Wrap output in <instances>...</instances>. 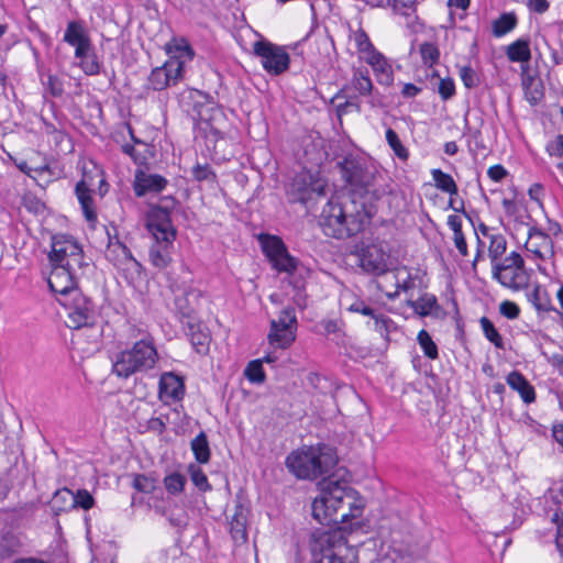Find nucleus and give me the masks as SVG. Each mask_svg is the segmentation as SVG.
Listing matches in <instances>:
<instances>
[{
    "label": "nucleus",
    "instance_id": "obj_14",
    "mask_svg": "<svg viewBox=\"0 0 563 563\" xmlns=\"http://www.w3.org/2000/svg\"><path fill=\"white\" fill-rule=\"evenodd\" d=\"M81 245L69 234H55L52 236V250L48 253L51 265L57 266L68 262L76 252H80Z\"/></svg>",
    "mask_w": 563,
    "mask_h": 563
},
{
    "label": "nucleus",
    "instance_id": "obj_41",
    "mask_svg": "<svg viewBox=\"0 0 563 563\" xmlns=\"http://www.w3.org/2000/svg\"><path fill=\"white\" fill-rule=\"evenodd\" d=\"M489 241L488 256L493 265L505 254L507 250V241L503 234H490Z\"/></svg>",
    "mask_w": 563,
    "mask_h": 563
},
{
    "label": "nucleus",
    "instance_id": "obj_58",
    "mask_svg": "<svg viewBox=\"0 0 563 563\" xmlns=\"http://www.w3.org/2000/svg\"><path fill=\"white\" fill-rule=\"evenodd\" d=\"M349 311L361 313L363 316L371 317L373 320L379 313V311L372 306L367 305L362 299H356L353 303L347 308Z\"/></svg>",
    "mask_w": 563,
    "mask_h": 563
},
{
    "label": "nucleus",
    "instance_id": "obj_62",
    "mask_svg": "<svg viewBox=\"0 0 563 563\" xmlns=\"http://www.w3.org/2000/svg\"><path fill=\"white\" fill-rule=\"evenodd\" d=\"M46 90L54 98L60 97L64 93V85L62 79L56 75L49 74L47 76Z\"/></svg>",
    "mask_w": 563,
    "mask_h": 563
},
{
    "label": "nucleus",
    "instance_id": "obj_20",
    "mask_svg": "<svg viewBox=\"0 0 563 563\" xmlns=\"http://www.w3.org/2000/svg\"><path fill=\"white\" fill-rule=\"evenodd\" d=\"M344 548L342 537L330 530L316 531L312 534L311 550L313 555L317 553L321 554V559L327 561V553H340V550Z\"/></svg>",
    "mask_w": 563,
    "mask_h": 563
},
{
    "label": "nucleus",
    "instance_id": "obj_35",
    "mask_svg": "<svg viewBox=\"0 0 563 563\" xmlns=\"http://www.w3.org/2000/svg\"><path fill=\"white\" fill-rule=\"evenodd\" d=\"M431 175L438 189L451 196L457 194V186L450 174H446L443 170L435 168L431 170Z\"/></svg>",
    "mask_w": 563,
    "mask_h": 563
},
{
    "label": "nucleus",
    "instance_id": "obj_2",
    "mask_svg": "<svg viewBox=\"0 0 563 563\" xmlns=\"http://www.w3.org/2000/svg\"><path fill=\"white\" fill-rule=\"evenodd\" d=\"M376 214L372 206L360 207L350 200L349 205L329 202L322 211V228L327 235L334 239L351 238L363 231Z\"/></svg>",
    "mask_w": 563,
    "mask_h": 563
},
{
    "label": "nucleus",
    "instance_id": "obj_53",
    "mask_svg": "<svg viewBox=\"0 0 563 563\" xmlns=\"http://www.w3.org/2000/svg\"><path fill=\"white\" fill-rule=\"evenodd\" d=\"M305 382L308 387L314 389L316 391L322 393V394H325L330 388V384H329L327 377L322 376L321 374H319L317 372H309L306 375Z\"/></svg>",
    "mask_w": 563,
    "mask_h": 563
},
{
    "label": "nucleus",
    "instance_id": "obj_13",
    "mask_svg": "<svg viewBox=\"0 0 563 563\" xmlns=\"http://www.w3.org/2000/svg\"><path fill=\"white\" fill-rule=\"evenodd\" d=\"M199 119L206 124L205 131H208V142L213 141L214 150L220 142L225 140L227 132L224 126L227 125V118L221 108L213 104H208L199 111Z\"/></svg>",
    "mask_w": 563,
    "mask_h": 563
},
{
    "label": "nucleus",
    "instance_id": "obj_34",
    "mask_svg": "<svg viewBox=\"0 0 563 563\" xmlns=\"http://www.w3.org/2000/svg\"><path fill=\"white\" fill-rule=\"evenodd\" d=\"M62 495L67 497L68 504L71 509L79 507L85 510H88L92 508L95 503L93 497L86 489H79L77 490L76 494L73 492H64Z\"/></svg>",
    "mask_w": 563,
    "mask_h": 563
},
{
    "label": "nucleus",
    "instance_id": "obj_60",
    "mask_svg": "<svg viewBox=\"0 0 563 563\" xmlns=\"http://www.w3.org/2000/svg\"><path fill=\"white\" fill-rule=\"evenodd\" d=\"M460 77L467 89L475 88L478 85L477 74L470 65L460 68Z\"/></svg>",
    "mask_w": 563,
    "mask_h": 563
},
{
    "label": "nucleus",
    "instance_id": "obj_6",
    "mask_svg": "<svg viewBox=\"0 0 563 563\" xmlns=\"http://www.w3.org/2000/svg\"><path fill=\"white\" fill-rule=\"evenodd\" d=\"M492 275L501 286L512 290L526 289L530 282L525 260L516 251L511 252L503 261L493 264Z\"/></svg>",
    "mask_w": 563,
    "mask_h": 563
},
{
    "label": "nucleus",
    "instance_id": "obj_61",
    "mask_svg": "<svg viewBox=\"0 0 563 563\" xmlns=\"http://www.w3.org/2000/svg\"><path fill=\"white\" fill-rule=\"evenodd\" d=\"M121 151L130 156L136 165H145L147 161V153H141L133 144L125 143L121 146Z\"/></svg>",
    "mask_w": 563,
    "mask_h": 563
},
{
    "label": "nucleus",
    "instance_id": "obj_36",
    "mask_svg": "<svg viewBox=\"0 0 563 563\" xmlns=\"http://www.w3.org/2000/svg\"><path fill=\"white\" fill-rule=\"evenodd\" d=\"M525 87L526 99L531 106H537L543 98V85L540 80H536L533 77H528L522 80Z\"/></svg>",
    "mask_w": 563,
    "mask_h": 563
},
{
    "label": "nucleus",
    "instance_id": "obj_32",
    "mask_svg": "<svg viewBox=\"0 0 563 563\" xmlns=\"http://www.w3.org/2000/svg\"><path fill=\"white\" fill-rule=\"evenodd\" d=\"M22 547L20 538L13 532H5L0 539V560H7L16 554Z\"/></svg>",
    "mask_w": 563,
    "mask_h": 563
},
{
    "label": "nucleus",
    "instance_id": "obj_31",
    "mask_svg": "<svg viewBox=\"0 0 563 563\" xmlns=\"http://www.w3.org/2000/svg\"><path fill=\"white\" fill-rule=\"evenodd\" d=\"M166 52L169 58L177 57L178 60H183L184 64L187 60L194 58V49L185 38L174 40L173 43L166 44Z\"/></svg>",
    "mask_w": 563,
    "mask_h": 563
},
{
    "label": "nucleus",
    "instance_id": "obj_40",
    "mask_svg": "<svg viewBox=\"0 0 563 563\" xmlns=\"http://www.w3.org/2000/svg\"><path fill=\"white\" fill-rule=\"evenodd\" d=\"M351 85L355 90L358 91L361 96H369L374 88L373 82L368 76V70H355Z\"/></svg>",
    "mask_w": 563,
    "mask_h": 563
},
{
    "label": "nucleus",
    "instance_id": "obj_30",
    "mask_svg": "<svg viewBox=\"0 0 563 563\" xmlns=\"http://www.w3.org/2000/svg\"><path fill=\"white\" fill-rule=\"evenodd\" d=\"M518 24L515 12H504L492 23V32L495 37H501L511 32Z\"/></svg>",
    "mask_w": 563,
    "mask_h": 563
},
{
    "label": "nucleus",
    "instance_id": "obj_9",
    "mask_svg": "<svg viewBox=\"0 0 563 563\" xmlns=\"http://www.w3.org/2000/svg\"><path fill=\"white\" fill-rule=\"evenodd\" d=\"M62 303L68 310L66 324L70 329L79 328L82 327V324L96 322L99 320L96 305L80 290L73 292V295L67 299H64Z\"/></svg>",
    "mask_w": 563,
    "mask_h": 563
},
{
    "label": "nucleus",
    "instance_id": "obj_42",
    "mask_svg": "<svg viewBox=\"0 0 563 563\" xmlns=\"http://www.w3.org/2000/svg\"><path fill=\"white\" fill-rule=\"evenodd\" d=\"M188 474L192 484L202 493L210 492L212 486L210 485L207 475L201 467L195 463L188 465Z\"/></svg>",
    "mask_w": 563,
    "mask_h": 563
},
{
    "label": "nucleus",
    "instance_id": "obj_57",
    "mask_svg": "<svg viewBox=\"0 0 563 563\" xmlns=\"http://www.w3.org/2000/svg\"><path fill=\"white\" fill-rule=\"evenodd\" d=\"M64 492H71V490L68 488L58 489L52 498V501H51L52 509L55 511V514H59L62 511H67V510L71 509L68 504L67 497L62 495Z\"/></svg>",
    "mask_w": 563,
    "mask_h": 563
},
{
    "label": "nucleus",
    "instance_id": "obj_24",
    "mask_svg": "<svg viewBox=\"0 0 563 563\" xmlns=\"http://www.w3.org/2000/svg\"><path fill=\"white\" fill-rule=\"evenodd\" d=\"M64 41L75 47V56L85 54L91 43L82 24L78 21L68 22L64 34Z\"/></svg>",
    "mask_w": 563,
    "mask_h": 563
},
{
    "label": "nucleus",
    "instance_id": "obj_29",
    "mask_svg": "<svg viewBox=\"0 0 563 563\" xmlns=\"http://www.w3.org/2000/svg\"><path fill=\"white\" fill-rule=\"evenodd\" d=\"M190 449L198 464H207L210 462L211 450L205 431H200L199 434L191 440Z\"/></svg>",
    "mask_w": 563,
    "mask_h": 563
},
{
    "label": "nucleus",
    "instance_id": "obj_47",
    "mask_svg": "<svg viewBox=\"0 0 563 563\" xmlns=\"http://www.w3.org/2000/svg\"><path fill=\"white\" fill-rule=\"evenodd\" d=\"M354 42L356 44V48L360 54L365 56H371L374 53L378 52L375 46L373 45L372 41L369 40V36L363 29H358L354 33Z\"/></svg>",
    "mask_w": 563,
    "mask_h": 563
},
{
    "label": "nucleus",
    "instance_id": "obj_49",
    "mask_svg": "<svg viewBox=\"0 0 563 563\" xmlns=\"http://www.w3.org/2000/svg\"><path fill=\"white\" fill-rule=\"evenodd\" d=\"M386 141L390 148L394 151L395 155L402 161H406L409 157V152L401 143L398 134L393 129H387L386 131Z\"/></svg>",
    "mask_w": 563,
    "mask_h": 563
},
{
    "label": "nucleus",
    "instance_id": "obj_11",
    "mask_svg": "<svg viewBox=\"0 0 563 563\" xmlns=\"http://www.w3.org/2000/svg\"><path fill=\"white\" fill-rule=\"evenodd\" d=\"M298 322L296 310L292 306H287L280 310L278 319L271 321L268 341L278 347L287 349L296 339Z\"/></svg>",
    "mask_w": 563,
    "mask_h": 563
},
{
    "label": "nucleus",
    "instance_id": "obj_19",
    "mask_svg": "<svg viewBox=\"0 0 563 563\" xmlns=\"http://www.w3.org/2000/svg\"><path fill=\"white\" fill-rule=\"evenodd\" d=\"M168 180L158 174H148L142 169H136L133 181V190L136 197H143L147 194H157L163 191Z\"/></svg>",
    "mask_w": 563,
    "mask_h": 563
},
{
    "label": "nucleus",
    "instance_id": "obj_23",
    "mask_svg": "<svg viewBox=\"0 0 563 563\" xmlns=\"http://www.w3.org/2000/svg\"><path fill=\"white\" fill-rule=\"evenodd\" d=\"M92 192L93 190L86 180V174H84V178L75 186V195L80 203L84 217L89 223H96L98 219Z\"/></svg>",
    "mask_w": 563,
    "mask_h": 563
},
{
    "label": "nucleus",
    "instance_id": "obj_56",
    "mask_svg": "<svg viewBox=\"0 0 563 563\" xmlns=\"http://www.w3.org/2000/svg\"><path fill=\"white\" fill-rule=\"evenodd\" d=\"M365 60L372 66L375 75L380 74V71L393 69L387 58L380 52H376L371 56H365Z\"/></svg>",
    "mask_w": 563,
    "mask_h": 563
},
{
    "label": "nucleus",
    "instance_id": "obj_18",
    "mask_svg": "<svg viewBox=\"0 0 563 563\" xmlns=\"http://www.w3.org/2000/svg\"><path fill=\"white\" fill-rule=\"evenodd\" d=\"M185 396L184 379L173 372H166L161 375L158 382V397L162 401H179Z\"/></svg>",
    "mask_w": 563,
    "mask_h": 563
},
{
    "label": "nucleus",
    "instance_id": "obj_7",
    "mask_svg": "<svg viewBox=\"0 0 563 563\" xmlns=\"http://www.w3.org/2000/svg\"><path fill=\"white\" fill-rule=\"evenodd\" d=\"M258 242L263 254L267 257L273 269L289 275H292L297 271L299 260L290 255L280 236L262 233L258 236Z\"/></svg>",
    "mask_w": 563,
    "mask_h": 563
},
{
    "label": "nucleus",
    "instance_id": "obj_16",
    "mask_svg": "<svg viewBox=\"0 0 563 563\" xmlns=\"http://www.w3.org/2000/svg\"><path fill=\"white\" fill-rule=\"evenodd\" d=\"M47 284L53 292L62 295L64 299L70 297L73 292L79 291L77 288V278L62 264L57 266L52 265Z\"/></svg>",
    "mask_w": 563,
    "mask_h": 563
},
{
    "label": "nucleus",
    "instance_id": "obj_3",
    "mask_svg": "<svg viewBox=\"0 0 563 563\" xmlns=\"http://www.w3.org/2000/svg\"><path fill=\"white\" fill-rule=\"evenodd\" d=\"M336 464L335 449L324 443L302 446L286 457L287 468L299 479H317L329 474Z\"/></svg>",
    "mask_w": 563,
    "mask_h": 563
},
{
    "label": "nucleus",
    "instance_id": "obj_63",
    "mask_svg": "<svg viewBox=\"0 0 563 563\" xmlns=\"http://www.w3.org/2000/svg\"><path fill=\"white\" fill-rule=\"evenodd\" d=\"M192 176L198 181L214 180L216 179V174H214V172L212 170V168L208 164H206V165L197 164L192 168Z\"/></svg>",
    "mask_w": 563,
    "mask_h": 563
},
{
    "label": "nucleus",
    "instance_id": "obj_8",
    "mask_svg": "<svg viewBox=\"0 0 563 563\" xmlns=\"http://www.w3.org/2000/svg\"><path fill=\"white\" fill-rule=\"evenodd\" d=\"M161 205H151L145 214V227L154 239L158 236L176 238L177 230L172 222V211L177 200L172 196L161 199Z\"/></svg>",
    "mask_w": 563,
    "mask_h": 563
},
{
    "label": "nucleus",
    "instance_id": "obj_1",
    "mask_svg": "<svg viewBox=\"0 0 563 563\" xmlns=\"http://www.w3.org/2000/svg\"><path fill=\"white\" fill-rule=\"evenodd\" d=\"M335 167L351 201L362 208L371 203L377 213L378 202L393 194L391 178L387 172L360 154L343 155Z\"/></svg>",
    "mask_w": 563,
    "mask_h": 563
},
{
    "label": "nucleus",
    "instance_id": "obj_12",
    "mask_svg": "<svg viewBox=\"0 0 563 563\" xmlns=\"http://www.w3.org/2000/svg\"><path fill=\"white\" fill-rule=\"evenodd\" d=\"M184 78V62L177 57L169 58L163 66L152 69L147 78V87L154 91H162L169 86L177 85Z\"/></svg>",
    "mask_w": 563,
    "mask_h": 563
},
{
    "label": "nucleus",
    "instance_id": "obj_21",
    "mask_svg": "<svg viewBox=\"0 0 563 563\" xmlns=\"http://www.w3.org/2000/svg\"><path fill=\"white\" fill-rule=\"evenodd\" d=\"M176 238L158 236L148 251L150 262L158 269L166 268L172 263V252Z\"/></svg>",
    "mask_w": 563,
    "mask_h": 563
},
{
    "label": "nucleus",
    "instance_id": "obj_5",
    "mask_svg": "<svg viewBox=\"0 0 563 563\" xmlns=\"http://www.w3.org/2000/svg\"><path fill=\"white\" fill-rule=\"evenodd\" d=\"M158 360V353L151 338L136 341L130 349L117 354L112 373L121 378L152 369Z\"/></svg>",
    "mask_w": 563,
    "mask_h": 563
},
{
    "label": "nucleus",
    "instance_id": "obj_52",
    "mask_svg": "<svg viewBox=\"0 0 563 563\" xmlns=\"http://www.w3.org/2000/svg\"><path fill=\"white\" fill-rule=\"evenodd\" d=\"M63 266L78 278L79 272L84 273V271L89 266V262L86 261L82 247L80 249V252H76V255H73V257L63 264Z\"/></svg>",
    "mask_w": 563,
    "mask_h": 563
},
{
    "label": "nucleus",
    "instance_id": "obj_48",
    "mask_svg": "<svg viewBox=\"0 0 563 563\" xmlns=\"http://www.w3.org/2000/svg\"><path fill=\"white\" fill-rule=\"evenodd\" d=\"M244 376L253 384L264 383L265 382V373L263 369V361L262 360L251 361L244 369Z\"/></svg>",
    "mask_w": 563,
    "mask_h": 563
},
{
    "label": "nucleus",
    "instance_id": "obj_4",
    "mask_svg": "<svg viewBox=\"0 0 563 563\" xmlns=\"http://www.w3.org/2000/svg\"><path fill=\"white\" fill-rule=\"evenodd\" d=\"M320 485V495L311 505L312 517L323 526L347 522V515H343V508L345 499L351 498L352 488L331 476L324 478Z\"/></svg>",
    "mask_w": 563,
    "mask_h": 563
},
{
    "label": "nucleus",
    "instance_id": "obj_28",
    "mask_svg": "<svg viewBox=\"0 0 563 563\" xmlns=\"http://www.w3.org/2000/svg\"><path fill=\"white\" fill-rule=\"evenodd\" d=\"M191 296H196L194 290L185 291L184 294L175 297V309L183 324L198 320L196 316V309L190 303L189 298Z\"/></svg>",
    "mask_w": 563,
    "mask_h": 563
},
{
    "label": "nucleus",
    "instance_id": "obj_33",
    "mask_svg": "<svg viewBox=\"0 0 563 563\" xmlns=\"http://www.w3.org/2000/svg\"><path fill=\"white\" fill-rule=\"evenodd\" d=\"M410 306L417 313L422 317L429 316L433 312H438L440 306L438 305L437 297L431 294H423L416 301H411Z\"/></svg>",
    "mask_w": 563,
    "mask_h": 563
},
{
    "label": "nucleus",
    "instance_id": "obj_59",
    "mask_svg": "<svg viewBox=\"0 0 563 563\" xmlns=\"http://www.w3.org/2000/svg\"><path fill=\"white\" fill-rule=\"evenodd\" d=\"M349 553L343 556L340 553H327V561L319 560L316 563H356L357 555L354 551L344 548Z\"/></svg>",
    "mask_w": 563,
    "mask_h": 563
},
{
    "label": "nucleus",
    "instance_id": "obj_43",
    "mask_svg": "<svg viewBox=\"0 0 563 563\" xmlns=\"http://www.w3.org/2000/svg\"><path fill=\"white\" fill-rule=\"evenodd\" d=\"M186 482V476L178 472H173L166 475L163 479L165 489L167 490L168 494L174 496L179 495L184 492Z\"/></svg>",
    "mask_w": 563,
    "mask_h": 563
},
{
    "label": "nucleus",
    "instance_id": "obj_26",
    "mask_svg": "<svg viewBox=\"0 0 563 563\" xmlns=\"http://www.w3.org/2000/svg\"><path fill=\"white\" fill-rule=\"evenodd\" d=\"M184 329L196 352L200 354L206 353L209 347V335L202 330L201 322L198 320L186 322Z\"/></svg>",
    "mask_w": 563,
    "mask_h": 563
},
{
    "label": "nucleus",
    "instance_id": "obj_50",
    "mask_svg": "<svg viewBox=\"0 0 563 563\" xmlns=\"http://www.w3.org/2000/svg\"><path fill=\"white\" fill-rule=\"evenodd\" d=\"M132 486L140 493L152 494L156 489V479L145 474H133Z\"/></svg>",
    "mask_w": 563,
    "mask_h": 563
},
{
    "label": "nucleus",
    "instance_id": "obj_10",
    "mask_svg": "<svg viewBox=\"0 0 563 563\" xmlns=\"http://www.w3.org/2000/svg\"><path fill=\"white\" fill-rule=\"evenodd\" d=\"M253 51L268 74L279 76L289 69L290 56L283 46L261 40L254 43Z\"/></svg>",
    "mask_w": 563,
    "mask_h": 563
},
{
    "label": "nucleus",
    "instance_id": "obj_15",
    "mask_svg": "<svg viewBox=\"0 0 563 563\" xmlns=\"http://www.w3.org/2000/svg\"><path fill=\"white\" fill-rule=\"evenodd\" d=\"M71 342L82 352H93L99 349L102 329L99 320L73 328Z\"/></svg>",
    "mask_w": 563,
    "mask_h": 563
},
{
    "label": "nucleus",
    "instance_id": "obj_38",
    "mask_svg": "<svg viewBox=\"0 0 563 563\" xmlns=\"http://www.w3.org/2000/svg\"><path fill=\"white\" fill-rule=\"evenodd\" d=\"M80 59V66L86 75H97L100 71V64L95 53V48L90 43L89 48L85 52V54L75 56Z\"/></svg>",
    "mask_w": 563,
    "mask_h": 563
},
{
    "label": "nucleus",
    "instance_id": "obj_37",
    "mask_svg": "<svg viewBox=\"0 0 563 563\" xmlns=\"http://www.w3.org/2000/svg\"><path fill=\"white\" fill-rule=\"evenodd\" d=\"M479 323L485 338L494 344L496 349L505 350V342L494 323L487 318L482 317Z\"/></svg>",
    "mask_w": 563,
    "mask_h": 563
},
{
    "label": "nucleus",
    "instance_id": "obj_64",
    "mask_svg": "<svg viewBox=\"0 0 563 563\" xmlns=\"http://www.w3.org/2000/svg\"><path fill=\"white\" fill-rule=\"evenodd\" d=\"M552 522L556 525L555 547L563 554V516L560 517L559 512H554Z\"/></svg>",
    "mask_w": 563,
    "mask_h": 563
},
{
    "label": "nucleus",
    "instance_id": "obj_44",
    "mask_svg": "<svg viewBox=\"0 0 563 563\" xmlns=\"http://www.w3.org/2000/svg\"><path fill=\"white\" fill-rule=\"evenodd\" d=\"M530 301L538 311L548 312L551 310H555L551 306V299L547 290L541 289L539 285H537L533 291L530 295Z\"/></svg>",
    "mask_w": 563,
    "mask_h": 563
},
{
    "label": "nucleus",
    "instance_id": "obj_55",
    "mask_svg": "<svg viewBox=\"0 0 563 563\" xmlns=\"http://www.w3.org/2000/svg\"><path fill=\"white\" fill-rule=\"evenodd\" d=\"M374 329L382 336H384L386 340H388V334L391 331V329H396V324L389 317L379 312L374 318Z\"/></svg>",
    "mask_w": 563,
    "mask_h": 563
},
{
    "label": "nucleus",
    "instance_id": "obj_22",
    "mask_svg": "<svg viewBox=\"0 0 563 563\" xmlns=\"http://www.w3.org/2000/svg\"><path fill=\"white\" fill-rule=\"evenodd\" d=\"M386 253L375 244L367 245L361 253V266L364 271L373 274H383L386 272Z\"/></svg>",
    "mask_w": 563,
    "mask_h": 563
},
{
    "label": "nucleus",
    "instance_id": "obj_17",
    "mask_svg": "<svg viewBox=\"0 0 563 563\" xmlns=\"http://www.w3.org/2000/svg\"><path fill=\"white\" fill-rule=\"evenodd\" d=\"M316 192L321 194L322 188L318 183L312 181V175L309 173L297 175L290 184L289 196L291 202L306 203L312 199V195Z\"/></svg>",
    "mask_w": 563,
    "mask_h": 563
},
{
    "label": "nucleus",
    "instance_id": "obj_54",
    "mask_svg": "<svg viewBox=\"0 0 563 563\" xmlns=\"http://www.w3.org/2000/svg\"><path fill=\"white\" fill-rule=\"evenodd\" d=\"M22 206L31 213L42 214L46 206L45 203L34 194L26 192L22 197Z\"/></svg>",
    "mask_w": 563,
    "mask_h": 563
},
{
    "label": "nucleus",
    "instance_id": "obj_51",
    "mask_svg": "<svg viewBox=\"0 0 563 563\" xmlns=\"http://www.w3.org/2000/svg\"><path fill=\"white\" fill-rule=\"evenodd\" d=\"M418 342L424 353V355L430 360H435L439 356V351L437 344L433 342L431 335L426 331L421 330L418 333Z\"/></svg>",
    "mask_w": 563,
    "mask_h": 563
},
{
    "label": "nucleus",
    "instance_id": "obj_46",
    "mask_svg": "<svg viewBox=\"0 0 563 563\" xmlns=\"http://www.w3.org/2000/svg\"><path fill=\"white\" fill-rule=\"evenodd\" d=\"M230 532L235 542L247 541L245 518L241 514H234L230 522Z\"/></svg>",
    "mask_w": 563,
    "mask_h": 563
},
{
    "label": "nucleus",
    "instance_id": "obj_25",
    "mask_svg": "<svg viewBox=\"0 0 563 563\" xmlns=\"http://www.w3.org/2000/svg\"><path fill=\"white\" fill-rule=\"evenodd\" d=\"M506 382L509 387L516 390L525 404H532L536 401V390L530 382L519 371L510 372Z\"/></svg>",
    "mask_w": 563,
    "mask_h": 563
},
{
    "label": "nucleus",
    "instance_id": "obj_45",
    "mask_svg": "<svg viewBox=\"0 0 563 563\" xmlns=\"http://www.w3.org/2000/svg\"><path fill=\"white\" fill-rule=\"evenodd\" d=\"M427 77L438 80V92L443 100H449L455 95V85L452 78H440L434 69L431 70V74H427Z\"/></svg>",
    "mask_w": 563,
    "mask_h": 563
},
{
    "label": "nucleus",
    "instance_id": "obj_39",
    "mask_svg": "<svg viewBox=\"0 0 563 563\" xmlns=\"http://www.w3.org/2000/svg\"><path fill=\"white\" fill-rule=\"evenodd\" d=\"M419 52L424 65L428 66L427 74H431L433 65L439 62L440 51L437 44L424 42L420 45Z\"/></svg>",
    "mask_w": 563,
    "mask_h": 563
},
{
    "label": "nucleus",
    "instance_id": "obj_27",
    "mask_svg": "<svg viewBox=\"0 0 563 563\" xmlns=\"http://www.w3.org/2000/svg\"><path fill=\"white\" fill-rule=\"evenodd\" d=\"M506 56L512 63H529L531 59L530 38L520 37L506 47Z\"/></svg>",
    "mask_w": 563,
    "mask_h": 563
}]
</instances>
